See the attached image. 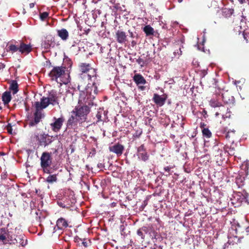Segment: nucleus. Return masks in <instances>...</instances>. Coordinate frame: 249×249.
Returning a JSON list of instances; mask_svg holds the SVG:
<instances>
[{
    "instance_id": "obj_1",
    "label": "nucleus",
    "mask_w": 249,
    "mask_h": 249,
    "mask_svg": "<svg viewBox=\"0 0 249 249\" xmlns=\"http://www.w3.org/2000/svg\"><path fill=\"white\" fill-rule=\"evenodd\" d=\"M80 84L78 89L80 91L79 102H89L95 98L98 90L99 80L97 77L96 70L89 64L80 65Z\"/></svg>"
},
{
    "instance_id": "obj_2",
    "label": "nucleus",
    "mask_w": 249,
    "mask_h": 249,
    "mask_svg": "<svg viewBox=\"0 0 249 249\" xmlns=\"http://www.w3.org/2000/svg\"><path fill=\"white\" fill-rule=\"evenodd\" d=\"M92 99L89 102H80L79 100H78L79 105L75 108L74 110L72 111V113L75 115L76 117L79 118L81 122L85 121L87 119V115L89 112V107L88 105H92L93 102Z\"/></svg>"
},
{
    "instance_id": "obj_3",
    "label": "nucleus",
    "mask_w": 249,
    "mask_h": 249,
    "mask_svg": "<svg viewBox=\"0 0 249 249\" xmlns=\"http://www.w3.org/2000/svg\"><path fill=\"white\" fill-rule=\"evenodd\" d=\"M50 76L52 80H55L61 85L66 84L69 82V79L64 78L69 75L65 73V68L62 67H56L53 68L49 73Z\"/></svg>"
},
{
    "instance_id": "obj_4",
    "label": "nucleus",
    "mask_w": 249,
    "mask_h": 249,
    "mask_svg": "<svg viewBox=\"0 0 249 249\" xmlns=\"http://www.w3.org/2000/svg\"><path fill=\"white\" fill-rule=\"evenodd\" d=\"M41 167H49L52 163L51 155L47 152H44L40 158Z\"/></svg>"
},
{
    "instance_id": "obj_5",
    "label": "nucleus",
    "mask_w": 249,
    "mask_h": 249,
    "mask_svg": "<svg viewBox=\"0 0 249 249\" xmlns=\"http://www.w3.org/2000/svg\"><path fill=\"white\" fill-rule=\"evenodd\" d=\"M54 46V40L52 36H47L41 43V47L47 51Z\"/></svg>"
},
{
    "instance_id": "obj_6",
    "label": "nucleus",
    "mask_w": 249,
    "mask_h": 249,
    "mask_svg": "<svg viewBox=\"0 0 249 249\" xmlns=\"http://www.w3.org/2000/svg\"><path fill=\"white\" fill-rule=\"evenodd\" d=\"M54 122L52 123L51 125L53 131L58 132L60 129L64 122V119L62 117L59 118H54Z\"/></svg>"
},
{
    "instance_id": "obj_7",
    "label": "nucleus",
    "mask_w": 249,
    "mask_h": 249,
    "mask_svg": "<svg viewBox=\"0 0 249 249\" xmlns=\"http://www.w3.org/2000/svg\"><path fill=\"white\" fill-rule=\"evenodd\" d=\"M49 105H51V103H50L49 102V99H48L47 97H43L41 99L40 102H36L35 106L36 108L42 110V109L47 107Z\"/></svg>"
},
{
    "instance_id": "obj_8",
    "label": "nucleus",
    "mask_w": 249,
    "mask_h": 249,
    "mask_svg": "<svg viewBox=\"0 0 249 249\" xmlns=\"http://www.w3.org/2000/svg\"><path fill=\"white\" fill-rule=\"evenodd\" d=\"M36 112L34 114V120L31 121L29 123V125L34 126L38 123L41 119L43 117V114L42 112V110H40L38 108H36Z\"/></svg>"
},
{
    "instance_id": "obj_9",
    "label": "nucleus",
    "mask_w": 249,
    "mask_h": 249,
    "mask_svg": "<svg viewBox=\"0 0 249 249\" xmlns=\"http://www.w3.org/2000/svg\"><path fill=\"white\" fill-rule=\"evenodd\" d=\"M27 240L24 239V236L22 235L16 236V238H14V239H12L11 240V243L17 244L18 246H21L22 247L25 246L27 244Z\"/></svg>"
},
{
    "instance_id": "obj_10",
    "label": "nucleus",
    "mask_w": 249,
    "mask_h": 249,
    "mask_svg": "<svg viewBox=\"0 0 249 249\" xmlns=\"http://www.w3.org/2000/svg\"><path fill=\"white\" fill-rule=\"evenodd\" d=\"M19 52L22 54H27L32 51V47L30 44H26L20 42L18 45Z\"/></svg>"
},
{
    "instance_id": "obj_11",
    "label": "nucleus",
    "mask_w": 249,
    "mask_h": 249,
    "mask_svg": "<svg viewBox=\"0 0 249 249\" xmlns=\"http://www.w3.org/2000/svg\"><path fill=\"white\" fill-rule=\"evenodd\" d=\"M126 35L125 33L120 30H118L116 33V38L118 43L123 44L126 41Z\"/></svg>"
},
{
    "instance_id": "obj_12",
    "label": "nucleus",
    "mask_w": 249,
    "mask_h": 249,
    "mask_svg": "<svg viewBox=\"0 0 249 249\" xmlns=\"http://www.w3.org/2000/svg\"><path fill=\"white\" fill-rule=\"evenodd\" d=\"M124 148V146L122 145L117 144L109 147V150L116 154L118 156H120L123 153Z\"/></svg>"
},
{
    "instance_id": "obj_13",
    "label": "nucleus",
    "mask_w": 249,
    "mask_h": 249,
    "mask_svg": "<svg viewBox=\"0 0 249 249\" xmlns=\"http://www.w3.org/2000/svg\"><path fill=\"white\" fill-rule=\"evenodd\" d=\"M210 105L211 106V107L214 108L219 107V109H221L222 111L228 110V107L223 106L221 103L218 102L217 101L214 99H212L210 100Z\"/></svg>"
},
{
    "instance_id": "obj_14",
    "label": "nucleus",
    "mask_w": 249,
    "mask_h": 249,
    "mask_svg": "<svg viewBox=\"0 0 249 249\" xmlns=\"http://www.w3.org/2000/svg\"><path fill=\"white\" fill-rule=\"evenodd\" d=\"M166 97L164 95L160 96L157 94H154L153 100L155 103L160 106H162L164 105Z\"/></svg>"
},
{
    "instance_id": "obj_15",
    "label": "nucleus",
    "mask_w": 249,
    "mask_h": 249,
    "mask_svg": "<svg viewBox=\"0 0 249 249\" xmlns=\"http://www.w3.org/2000/svg\"><path fill=\"white\" fill-rule=\"evenodd\" d=\"M9 238V232L5 228L0 229V242L6 243V239Z\"/></svg>"
},
{
    "instance_id": "obj_16",
    "label": "nucleus",
    "mask_w": 249,
    "mask_h": 249,
    "mask_svg": "<svg viewBox=\"0 0 249 249\" xmlns=\"http://www.w3.org/2000/svg\"><path fill=\"white\" fill-rule=\"evenodd\" d=\"M47 98L49 99V102L50 103H51V105L55 106L58 104L57 97L55 92L53 91H51Z\"/></svg>"
},
{
    "instance_id": "obj_17",
    "label": "nucleus",
    "mask_w": 249,
    "mask_h": 249,
    "mask_svg": "<svg viewBox=\"0 0 249 249\" xmlns=\"http://www.w3.org/2000/svg\"><path fill=\"white\" fill-rule=\"evenodd\" d=\"M79 121L81 122L80 120H79V118L72 113L71 117L69 119L68 121L67 125L68 127L74 126L76 125L77 122Z\"/></svg>"
},
{
    "instance_id": "obj_18",
    "label": "nucleus",
    "mask_w": 249,
    "mask_h": 249,
    "mask_svg": "<svg viewBox=\"0 0 249 249\" xmlns=\"http://www.w3.org/2000/svg\"><path fill=\"white\" fill-rule=\"evenodd\" d=\"M133 80L137 85H143L146 83L145 79L142 75L139 74H135L133 77Z\"/></svg>"
},
{
    "instance_id": "obj_19",
    "label": "nucleus",
    "mask_w": 249,
    "mask_h": 249,
    "mask_svg": "<svg viewBox=\"0 0 249 249\" xmlns=\"http://www.w3.org/2000/svg\"><path fill=\"white\" fill-rule=\"evenodd\" d=\"M56 226L59 229H63L68 226L67 221L63 218H59L56 222Z\"/></svg>"
},
{
    "instance_id": "obj_20",
    "label": "nucleus",
    "mask_w": 249,
    "mask_h": 249,
    "mask_svg": "<svg viewBox=\"0 0 249 249\" xmlns=\"http://www.w3.org/2000/svg\"><path fill=\"white\" fill-rule=\"evenodd\" d=\"M218 108V109L216 110L215 116L217 117L221 114L222 118L224 119L230 117V112L229 110L228 111H222L221 109H219V107Z\"/></svg>"
},
{
    "instance_id": "obj_21",
    "label": "nucleus",
    "mask_w": 249,
    "mask_h": 249,
    "mask_svg": "<svg viewBox=\"0 0 249 249\" xmlns=\"http://www.w3.org/2000/svg\"><path fill=\"white\" fill-rule=\"evenodd\" d=\"M2 100L4 105L8 104L11 100V95L10 92H4L2 96Z\"/></svg>"
},
{
    "instance_id": "obj_22",
    "label": "nucleus",
    "mask_w": 249,
    "mask_h": 249,
    "mask_svg": "<svg viewBox=\"0 0 249 249\" xmlns=\"http://www.w3.org/2000/svg\"><path fill=\"white\" fill-rule=\"evenodd\" d=\"M233 9L230 8H224L222 9V15L225 18H229L233 13Z\"/></svg>"
},
{
    "instance_id": "obj_23",
    "label": "nucleus",
    "mask_w": 249,
    "mask_h": 249,
    "mask_svg": "<svg viewBox=\"0 0 249 249\" xmlns=\"http://www.w3.org/2000/svg\"><path fill=\"white\" fill-rule=\"evenodd\" d=\"M58 36L62 39L63 40H66L67 39L68 37V31L65 29H62L58 31Z\"/></svg>"
},
{
    "instance_id": "obj_24",
    "label": "nucleus",
    "mask_w": 249,
    "mask_h": 249,
    "mask_svg": "<svg viewBox=\"0 0 249 249\" xmlns=\"http://www.w3.org/2000/svg\"><path fill=\"white\" fill-rule=\"evenodd\" d=\"M10 89L13 91V94H16L18 91V85L15 80H12L10 83Z\"/></svg>"
},
{
    "instance_id": "obj_25",
    "label": "nucleus",
    "mask_w": 249,
    "mask_h": 249,
    "mask_svg": "<svg viewBox=\"0 0 249 249\" xmlns=\"http://www.w3.org/2000/svg\"><path fill=\"white\" fill-rule=\"evenodd\" d=\"M7 51L12 53L18 51H19L18 45L10 44L7 46Z\"/></svg>"
},
{
    "instance_id": "obj_26",
    "label": "nucleus",
    "mask_w": 249,
    "mask_h": 249,
    "mask_svg": "<svg viewBox=\"0 0 249 249\" xmlns=\"http://www.w3.org/2000/svg\"><path fill=\"white\" fill-rule=\"evenodd\" d=\"M47 135L44 133H42L39 134V136L36 135V140L38 141L40 144H42L43 143L45 142Z\"/></svg>"
},
{
    "instance_id": "obj_27",
    "label": "nucleus",
    "mask_w": 249,
    "mask_h": 249,
    "mask_svg": "<svg viewBox=\"0 0 249 249\" xmlns=\"http://www.w3.org/2000/svg\"><path fill=\"white\" fill-rule=\"evenodd\" d=\"M143 31L146 34V35H151L154 33L153 29L149 25H146L144 27Z\"/></svg>"
},
{
    "instance_id": "obj_28",
    "label": "nucleus",
    "mask_w": 249,
    "mask_h": 249,
    "mask_svg": "<svg viewBox=\"0 0 249 249\" xmlns=\"http://www.w3.org/2000/svg\"><path fill=\"white\" fill-rule=\"evenodd\" d=\"M56 180L57 177L55 174L49 176L46 179V181L49 183H53L56 182Z\"/></svg>"
},
{
    "instance_id": "obj_29",
    "label": "nucleus",
    "mask_w": 249,
    "mask_h": 249,
    "mask_svg": "<svg viewBox=\"0 0 249 249\" xmlns=\"http://www.w3.org/2000/svg\"><path fill=\"white\" fill-rule=\"evenodd\" d=\"M137 155L138 156V158L143 161H145L148 159V155L146 152L140 154H138Z\"/></svg>"
},
{
    "instance_id": "obj_30",
    "label": "nucleus",
    "mask_w": 249,
    "mask_h": 249,
    "mask_svg": "<svg viewBox=\"0 0 249 249\" xmlns=\"http://www.w3.org/2000/svg\"><path fill=\"white\" fill-rule=\"evenodd\" d=\"M203 135L207 138H210L212 133L208 128H204L202 130Z\"/></svg>"
},
{
    "instance_id": "obj_31",
    "label": "nucleus",
    "mask_w": 249,
    "mask_h": 249,
    "mask_svg": "<svg viewBox=\"0 0 249 249\" xmlns=\"http://www.w3.org/2000/svg\"><path fill=\"white\" fill-rule=\"evenodd\" d=\"M6 130L7 132L10 134L13 135L16 134L15 131H13L12 126L10 124H8L6 126Z\"/></svg>"
},
{
    "instance_id": "obj_32",
    "label": "nucleus",
    "mask_w": 249,
    "mask_h": 249,
    "mask_svg": "<svg viewBox=\"0 0 249 249\" xmlns=\"http://www.w3.org/2000/svg\"><path fill=\"white\" fill-rule=\"evenodd\" d=\"M49 16V14L46 12H43L40 14V18L42 20H44Z\"/></svg>"
},
{
    "instance_id": "obj_33",
    "label": "nucleus",
    "mask_w": 249,
    "mask_h": 249,
    "mask_svg": "<svg viewBox=\"0 0 249 249\" xmlns=\"http://www.w3.org/2000/svg\"><path fill=\"white\" fill-rule=\"evenodd\" d=\"M182 54V51L181 49L180 48L179 50H177L174 52V55L175 57H177L178 58Z\"/></svg>"
},
{
    "instance_id": "obj_34",
    "label": "nucleus",
    "mask_w": 249,
    "mask_h": 249,
    "mask_svg": "<svg viewBox=\"0 0 249 249\" xmlns=\"http://www.w3.org/2000/svg\"><path fill=\"white\" fill-rule=\"evenodd\" d=\"M138 154H140L142 153H143L145 151V149L144 148V146L143 145H141L140 147L138 148Z\"/></svg>"
},
{
    "instance_id": "obj_35",
    "label": "nucleus",
    "mask_w": 249,
    "mask_h": 249,
    "mask_svg": "<svg viewBox=\"0 0 249 249\" xmlns=\"http://www.w3.org/2000/svg\"><path fill=\"white\" fill-rule=\"evenodd\" d=\"M144 229H140L137 231V234L139 236H141L142 239H144V236L142 231H144Z\"/></svg>"
},
{
    "instance_id": "obj_36",
    "label": "nucleus",
    "mask_w": 249,
    "mask_h": 249,
    "mask_svg": "<svg viewBox=\"0 0 249 249\" xmlns=\"http://www.w3.org/2000/svg\"><path fill=\"white\" fill-rule=\"evenodd\" d=\"M14 238H16V236H15V235H14L13 236L12 235H10L9 234V238H8L7 239H6V242H9L10 244H11V240L12 239H14Z\"/></svg>"
},
{
    "instance_id": "obj_37",
    "label": "nucleus",
    "mask_w": 249,
    "mask_h": 249,
    "mask_svg": "<svg viewBox=\"0 0 249 249\" xmlns=\"http://www.w3.org/2000/svg\"><path fill=\"white\" fill-rule=\"evenodd\" d=\"M101 115H102V113L100 111L98 112V113H97L96 116L98 119L97 122H99L101 120V117H102Z\"/></svg>"
},
{
    "instance_id": "obj_38",
    "label": "nucleus",
    "mask_w": 249,
    "mask_h": 249,
    "mask_svg": "<svg viewBox=\"0 0 249 249\" xmlns=\"http://www.w3.org/2000/svg\"><path fill=\"white\" fill-rule=\"evenodd\" d=\"M43 168V172L45 173H47V174H50L51 173V171L50 170L48 169V167H42Z\"/></svg>"
},
{
    "instance_id": "obj_39",
    "label": "nucleus",
    "mask_w": 249,
    "mask_h": 249,
    "mask_svg": "<svg viewBox=\"0 0 249 249\" xmlns=\"http://www.w3.org/2000/svg\"><path fill=\"white\" fill-rule=\"evenodd\" d=\"M42 133L43 132L40 130H37L34 133V137L36 139V135L39 136V134Z\"/></svg>"
},
{
    "instance_id": "obj_40",
    "label": "nucleus",
    "mask_w": 249,
    "mask_h": 249,
    "mask_svg": "<svg viewBox=\"0 0 249 249\" xmlns=\"http://www.w3.org/2000/svg\"><path fill=\"white\" fill-rule=\"evenodd\" d=\"M171 169V167H169V166H166V167H165L164 168V170L165 171V172H167V173H169L170 170Z\"/></svg>"
},
{
    "instance_id": "obj_41",
    "label": "nucleus",
    "mask_w": 249,
    "mask_h": 249,
    "mask_svg": "<svg viewBox=\"0 0 249 249\" xmlns=\"http://www.w3.org/2000/svg\"><path fill=\"white\" fill-rule=\"evenodd\" d=\"M35 3H31L29 4V7L30 8H32L34 7Z\"/></svg>"
},
{
    "instance_id": "obj_42",
    "label": "nucleus",
    "mask_w": 249,
    "mask_h": 249,
    "mask_svg": "<svg viewBox=\"0 0 249 249\" xmlns=\"http://www.w3.org/2000/svg\"><path fill=\"white\" fill-rule=\"evenodd\" d=\"M238 1L240 2L241 4H243L246 2V0H238Z\"/></svg>"
},
{
    "instance_id": "obj_43",
    "label": "nucleus",
    "mask_w": 249,
    "mask_h": 249,
    "mask_svg": "<svg viewBox=\"0 0 249 249\" xmlns=\"http://www.w3.org/2000/svg\"><path fill=\"white\" fill-rule=\"evenodd\" d=\"M136 42L134 40H133L132 42H131V44H132V46H134L135 45H136Z\"/></svg>"
},
{
    "instance_id": "obj_44",
    "label": "nucleus",
    "mask_w": 249,
    "mask_h": 249,
    "mask_svg": "<svg viewBox=\"0 0 249 249\" xmlns=\"http://www.w3.org/2000/svg\"><path fill=\"white\" fill-rule=\"evenodd\" d=\"M82 244L85 247H87L88 246V243L87 242H82Z\"/></svg>"
},
{
    "instance_id": "obj_45",
    "label": "nucleus",
    "mask_w": 249,
    "mask_h": 249,
    "mask_svg": "<svg viewBox=\"0 0 249 249\" xmlns=\"http://www.w3.org/2000/svg\"><path fill=\"white\" fill-rule=\"evenodd\" d=\"M129 32L130 33V37H132V38L134 37V34H133V33L132 32H130V31Z\"/></svg>"
},
{
    "instance_id": "obj_46",
    "label": "nucleus",
    "mask_w": 249,
    "mask_h": 249,
    "mask_svg": "<svg viewBox=\"0 0 249 249\" xmlns=\"http://www.w3.org/2000/svg\"><path fill=\"white\" fill-rule=\"evenodd\" d=\"M139 88H140L141 90H144V89L145 87H144V86H139Z\"/></svg>"
},
{
    "instance_id": "obj_47",
    "label": "nucleus",
    "mask_w": 249,
    "mask_h": 249,
    "mask_svg": "<svg viewBox=\"0 0 249 249\" xmlns=\"http://www.w3.org/2000/svg\"><path fill=\"white\" fill-rule=\"evenodd\" d=\"M229 133H230V132H229H229L227 133V134H226V137L227 138H229V137H230Z\"/></svg>"
},
{
    "instance_id": "obj_48",
    "label": "nucleus",
    "mask_w": 249,
    "mask_h": 249,
    "mask_svg": "<svg viewBox=\"0 0 249 249\" xmlns=\"http://www.w3.org/2000/svg\"><path fill=\"white\" fill-rule=\"evenodd\" d=\"M241 199V200L240 201L242 202L243 201V199H245V198L244 197V196H243L242 198H240Z\"/></svg>"
},
{
    "instance_id": "obj_49",
    "label": "nucleus",
    "mask_w": 249,
    "mask_h": 249,
    "mask_svg": "<svg viewBox=\"0 0 249 249\" xmlns=\"http://www.w3.org/2000/svg\"><path fill=\"white\" fill-rule=\"evenodd\" d=\"M205 39H204V36H203V43H204L205 42Z\"/></svg>"
},
{
    "instance_id": "obj_50",
    "label": "nucleus",
    "mask_w": 249,
    "mask_h": 249,
    "mask_svg": "<svg viewBox=\"0 0 249 249\" xmlns=\"http://www.w3.org/2000/svg\"><path fill=\"white\" fill-rule=\"evenodd\" d=\"M182 0H178V1L179 2H182Z\"/></svg>"
},
{
    "instance_id": "obj_51",
    "label": "nucleus",
    "mask_w": 249,
    "mask_h": 249,
    "mask_svg": "<svg viewBox=\"0 0 249 249\" xmlns=\"http://www.w3.org/2000/svg\"><path fill=\"white\" fill-rule=\"evenodd\" d=\"M243 36H244V38H245V39H246V37H245V36L244 33H243Z\"/></svg>"
},
{
    "instance_id": "obj_52",
    "label": "nucleus",
    "mask_w": 249,
    "mask_h": 249,
    "mask_svg": "<svg viewBox=\"0 0 249 249\" xmlns=\"http://www.w3.org/2000/svg\"><path fill=\"white\" fill-rule=\"evenodd\" d=\"M240 196V195H237V196Z\"/></svg>"
}]
</instances>
